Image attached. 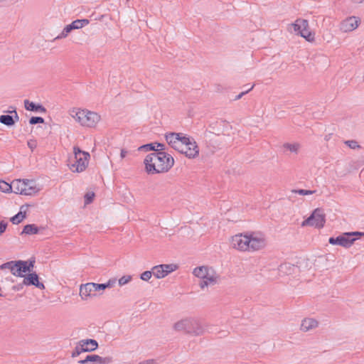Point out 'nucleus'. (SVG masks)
Returning a JSON list of instances; mask_svg holds the SVG:
<instances>
[{"label": "nucleus", "mask_w": 364, "mask_h": 364, "mask_svg": "<svg viewBox=\"0 0 364 364\" xmlns=\"http://www.w3.org/2000/svg\"><path fill=\"white\" fill-rule=\"evenodd\" d=\"M80 343L85 352L93 351L98 347L97 342L94 339H84L80 341Z\"/></svg>", "instance_id": "obj_21"}, {"label": "nucleus", "mask_w": 364, "mask_h": 364, "mask_svg": "<svg viewBox=\"0 0 364 364\" xmlns=\"http://www.w3.org/2000/svg\"><path fill=\"white\" fill-rule=\"evenodd\" d=\"M254 87V85H252L250 87H249L248 90H245V91L242 92L240 94H239L238 95H237L235 97V100H238L240 99H241L243 95H245V94H247V92H249L250 90H252Z\"/></svg>", "instance_id": "obj_41"}, {"label": "nucleus", "mask_w": 364, "mask_h": 364, "mask_svg": "<svg viewBox=\"0 0 364 364\" xmlns=\"http://www.w3.org/2000/svg\"><path fill=\"white\" fill-rule=\"evenodd\" d=\"M154 360H148L143 362L139 363V364H154Z\"/></svg>", "instance_id": "obj_49"}, {"label": "nucleus", "mask_w": 364, "mask_h": 364, "mask_svg": "<svg viewBox=\"0 0 364 364\" xmlns=\"http://www.w3.org/2000/svg\"><path fill=\"white\" fill-rule=\"evenodd\" d=\"M15 262L16 261H10V262H7L6 263H4L3 264H1L0 266V269H8L11 271V274L13 273V272L14 271V267H15Z\"/></svg>", "instance_id": "obj_32"}, {"label": "nucleus", "mask_w": 364, "mask_h": 364, "mask_svg": "<svg viewBox=\"0 0 364 364\" xmlns=\"http://www.w3.org/2000/svg\"><path fill=\"white\" fill-rule=\"evenodd\" d=\"M85 349L82 348V345L80 344V341L77 343L75 349L73 350L72 353V357L75 358L78 355H80L82 353H84Z\"/></svg>", "instance_id": "obj_31"}, {"label": "nucleus", "mask_w": 364, "mask_h": 364, "mask_svg": "<svg viewBox=\"0 0 364 364\" xmlns=\"http://www.w3.org/2000/svg\"><path fill=\"white\" fill-rule=\"evenodd\" d=\"M110 362L109 358H102L98 355H88L84 360L78 361L80 364H86L87 363H97L100 364H107Z\"/></svg>", "instance_id": "obj_17"}, {"label": "nucleus", "mask_w": 364, "mask_h": 364, "mask_svg": "<svg viewBox=\"0 0 364 364\" xmlns=\"http://www.w3.org/2000/svg\"><path fill=\"white\" fill-rule=\"evenodd\" d=\"M23 284L35 286L40 289H44L45 285L39 282L38 275L36 272L30 273L24 277Z\"/></svg>", "instance_id": "obj_16"}, {"label": "nucleus", "mask_w": 364, "mask_h": 364, "mask_svg": "<svg viewBox=\"0 0 364 364\" xmlns=\"http://www.w3.org/2000/svg\"><path fill=\"white\" fill-rule=\"evenodd\" d=\"M326 223V215L321 208L315 209L310 216L304 220L301 226H312L316 228H321Z\"/></svg>", "instance_id": "obj_8"}, {"label": "nucleus", "mask_w": 364, "mask_h": 364, "mask_svg": "<svg viewBox=\"0 0 364 364\" xmlns=\"http://www.w3.org/2000/svg\"><path fill=\"white\" fill-rule=\"evenodd\" d=\"M296 269V266L289 263L282 264L278 268L279 274L287 275L294 273Z\"/></svg>", "instance_id": "obj_24"}, {"label": "nucleus", "mask_w": 364, "mask_h": 364, "mask_svg": "<svg viewBox=\"0 0 364 364\" xmlns=\"http://www.w3.org/2000/svg\"><path fill=\"white\" fill-rule=\"evenodd\" d=\"M24 107L27 110L32 112H40L45 113L46 109L41 105H36L33 102H30L28 100H24Z\"/></svg>", "instance_id": "obj_22"}, {"label": "nucleus", "mask_w": 364, "mask_h": 364, "mask_svg": "<svg viewBox=\"0 0 364 364\" xmlns=\"http://www.w3.org/2000/svg\"><path fill=\"white\" fill-rule=\"evenodd\" d=\"M152 275H154L152 269L151 271H145L141 274L140 279L147 282L151 278Z\"/></svg>", "instance_id": "obj_34"}, {"label": "nucleus", "mask_w": 364, "mask_h": 364, "mask_svg": "<svg viewBox=\"0 0 364 364\" xmlns=\"http://www.w3.org/2000/svg\"><path fill=\"white\" fill-rule=\"evenodd\" d=\"M318 322L316 319L311 318H306L302 321L300 329L303 332H308L315 329L318 327Z\"/></svg>", "instance_id": "obj_18"}, {"label": "nucleus", "mask_w": 364, "mask_h": 364, "mask_svg": "<svg viewBox=\"0 0 364 364\" xmlns=\"http://www.w3.org/2000/svg\"><path fill=\"white\" fill-rule=\"evenodd\" d=\"M23 262L25 263V267L28 269V270H27V272H32L35 264V259H30L28 262L26 261H23Z\"/></svg>", "instance_id": "obj_40"}, {"label": "nucleus", "mask_w": 364, "mask_h": 364, "mask_svg": "<svg viewBox=\"0 0 364 364\" xmlns=\"http://www.w3.org/2000/svg\"><path fill=\"white\" fill-rule=\"evenodd\" d=\"M173 329L193 336H199L205 332V327L197 318L193 317L185 318L177 321L173 325Z\"/></svg>", "instance_id": "obj_2"}, {"label": "nucleus", "mask_w": 364, "mask_h": 364, "mask_svg": "<svg viewBox=\"0 0 364 364\" xmlns=\"http://www.w3.org/2000/svg\"><path fill=\"white\" fill-rule=\"evenodd\" d=\"M44 122V119L41 117H32L29 119L31 124H42Z\"/></svg>", "instance_id": "obj_36"}, {"label": "nucleus", "mask_w": 364, "mask_h": 364, "mask_svg": "<svg viewBox=\"0 0 364 364\" xmlns=\"http://www.w3.org/2000/svg\"><path fill=\"white\" fill-rule=\"evenodd\" d=\"M94 197H95L94 193H92V192L87 193L85 196V203L87 205V204H90V203H92L94 199Z\"/></svg>", "instance_id": "obj_37"}, {"label": "nucleus", "mask_w": 364, "mask_h": 364, "mask_svg": "<svg viewBox=\"0 0 364 364\" xmlns=\"http://www.w3.org/2000/svg\"><path fill=\"white\" fill-rule=\"evenodd\" d=\"M75 161L71 164L70 169L73 172H82L88 165L90 155L88 152L82 151L78 146L73 147Z\"/></svg>", "instance_id": "obj_5"}, {"label": "nucleus", "mask_w": 364, "mask_h": 364, "mask_svg": "<svg viewBox=\"0 0 364 364\" xmlns=\"http://www.w3.org/2000/svg\"><path fill=\"white\" fill-rule=\"evenodd\" d=\"M352 1L355 4H360L364 3V0H352Z\"/></svg>", "instance_id": "obj_50"}, {"label": "nucleus", "mask_w": 364, "mask_h": 364, "mask_svg": "<svg viewBox=\"0 0 364 364\" xmlns=\"http://www.w3.org/2000/svg\"><path fill=\"white\" fill-rule=\"evenodd\" d=\"M349 148L352 149H355L360 148V146L358 144V142L355 140H348L344 142Z\"/></svg>", "instance_id": "obj_35"}, {"label": "nucleus", "mask_w": 364, "mask_h": 364, "mask_svg": "<svg viewBox=\"0 0 364 364\" xmlns=\"http://www.w3.org/2000/svg\"><path fill=\"white\" fill-rule=\"evenodd\" d=\"M209 272H213V269L205 266H201L196 267L193 269V274L196 277L203 279L205 277L208 276Z\"/></svg>", "instance_id": "obj_25"}, {"label": "nucleus", "mask_w": 364, "mask_h": 364, "mask_svg": "<svg viewBox=\"0 0 364 364\" xmlns=\"http://www.w3.org/2000/svg\"><path fill=\"white\" fill-rule=\"evenodd\" d=\"M177 269V265L174 264H160L154 266L152 268V272L157 279H162L167 276L169 273L173 272Z\"/></svg>", "instance_id": "obj_12"}, {"label": "nucleus", "mask_w": 364, "mask_h": 364, "mask_svg": "<svg viewBox=\"0 0 364 364\" xmlns=\"http://www.w3.org/2000/svg\"><path fill=\"white\" fill-rule=\"evenodd\" d=\"M39 228L35 224H29L24 226L21 234L35 235L38 234Z\"/></svg>", "instance_id": "obj_27"}, {"label": "nucleus", "mask_w": 364, "mask_h": 364, "mask_svg": "<svg viewBox=\"0 0 364 364\" xmlns=\"http://www.w3.org/2000/svg\"><path fill=\"white\" fill-rule=\"evenodd\" d=\"M166 140L172 148L180 152L183 151V148H185L183 144L186 141H188V137L181 136V133L171 132L166 134Z\"/></svg>", "instance_id": "obj_9"}, {"label": "nucleus", "mask_w": 364, "mask_h": 364, "mask_svg": "<svg viewBox=\"0 0 364 364\" xmlns=\"http://www.w3.org/2000/svg\"><path fill=\"white\" fill-rule=\"evenodd\" d=\"M23 285V284H19V285H18V287L16 289H17L18 290V289H21Z\"/></svg>", "instance_id": "obj_51"}, {"label": "nucleus", "mask_w": 364, "mask_h": 364, "mask_svg": "<svg viewBox=\"0 0 364 364\" xmlns=\"http://www.w3.org/2000/svg\"><path fill=\"white\" fill-rule=\"evenodd\" d=\"M293 192L296 193L301 196L305 195H310L316 193V191H309V190H304V189H299V190H294Z\"/></svg>", "instance_id": "obj_38"}, {"label": "nucleus", "mask_w": 364, "mask_h": 364, "mask_svg": "<svg viewBox=\"0 0 364 364\" xmlns=\"http://www.w3.org/2000/svg\"><path fill=\"white\" fill-rule=\"evenodd\" d=\"M144 164L149 174L166 173L173 166L174 159L165 151H155L146 156Z\"/></svg>", "instance_id": "obj_1"}, {"label": "nucleus", "mask_w": 364, "mask_h": 364, "mask_svg": "<svg viewBox=\"0 0 364 364\" xmlns=\"http://www.w3.org/2000/svg\"><path fill=\"white\" fill-rule=\"evenodd\" d=\"M156 144L157 149H156L155 151H164L165 145L161 143H155Z\"/></svg>", "instance_id": "obj_45"}, {"label": "nucleus", "mask_w": 364, "mask_h": 364, "mask_svg": "<svg viewBox=\"0 0 364 364\" xmlns=\"http://www.w3.org/2000/svg\"><path fill=\"white\" fill-rule=\"evenodd\" d=\"M360 21L356 16H350L343 21L341 25V29L343 32H350L358 28Z\"/></svg>", "instance_id": "obj_15"}, {"label": "nucleus", "mask_w": 364, "mask_h": 364, "mask_svg": "<svg viewBox=\"0 0 364 364\" xmlns=\"http://www.w3.org/2000/svg\"><path fill=\"white\" fill-rule=\"evenodd\" d=\"M358 235L364 236V232H345L336 237H331L328 240V242L333 245H340L341 247L348 248L356 240V238L353 237L358 236Z\"/></svg>", "instance_id": "obj_6"}, {"label": "nucleus", "mask_w": 364, "mask_h": 364, "mask_svg": "<svg viewBox=\"0 0 364 364\" xmlns=\"http://www.w3.org/2000/svg\"><path fill=\"white\" fill-rule=\"evenodd\" d=\"M115 284V280H109L105 284H96L93 282L82 284L80 287V296L82 299L86 300L88 297L95 296V292L103 291L107 288H110Z\"/></svg>", "instance_id": "obj_4"}, {"label": "nucleus", "mask_w": 364, "mask_h": 364, "mask_svg": "<svg viewBox=\"0 0 364 364\" xmlns=\"http://www.w3.org/2000/svg\"><path fill=\"white\" fill-rule=\"evenodd\" d=\"M183 145L185 148H183V151L180 153L184 154L189 159H194L198 156L199 148L193 139L188 137V141H186Z\"/></svg>", "instance_id": "obj_14"}, {"label": "nucleus", "mask_w": 364, "mask_h": 364, "mask_svg": "<svg viewBox=\"0 0 364 364\" xmlns=\"http://www.w3.org/2000/svg\"><path fill=\"white\" fill-rule=\"evenodd\" d=\"M139 151H154L156 150L155 148V143H151V144H146L144 145H142L139 147L138 149Z\"/></svg>", "instance_id": "obj_33"}, {"label": "nucleus", "mask_w": 364, "mask_h": 364, "mask_svg": "<svg viewBox=\"0 0 364 364\" xmlns=\"http://www.w3.org/2000/svg\"><path fill=\"white\" fill-rule=\"evenodd\" d=\"M28 207V205H22L20 208L19 213H18L16 215H15L14 216H13L11 218V222L13 224H16V225L20 223L26 218V210H27Z\"/></svg>", "instance_id": "obj_23"}, {"label": "nucleus", "mask_w": 364, "mask_h": 364, "mask_svg": "<svg viewBox=\"0 0 364 364\" xmlns=\"http://www.w3.org/2000/svg\"><path fill=\"white\" fill-rule=\"evenodd\" d=\"M68 33L67 32H65V30L63 29V31L55 38V40L62 39L65 37H67Z\"/></svg>", "instance_id": "obj_44"}, {"label": "nucleus", "mask_w": 364, "mask_h": 364, "mask_svg": "<svg viewBox=\"0 0 364 364\" xmlns=\"http://www.w3.org/2000/svg\"><path fill=\"white\" fill-rule=\"evenodd\" d=\"M14 271L12 274L16 277H24L23 273H26L28 269L25 267V263L23 260H18L15 262Z\"/></svg>", "instance_id": "obj_20"}, {"label": "nucleus", "mask_w": 364, "mask_h": 364, "mask_svg": "<svg viewBox=\"0 0 364 364\" xmlns=\"http://www.w3.org/2000/svg\"><path fill=\"white\" fill-rule=\"evenodd\" d=\"M2 296V294H0V296Z\"/></svg>", "instance_id": "obj_53"}, {"label": "nucleus", "mask_w": 364, "mask_h": 364, "mask_svg": "<svg viewBox=\"0 0 364 364\" xmlns=\"http://www.w3.org/2000/svg\"><path fill=\"white\" fill-rule=\"evenodd\" d=\"M0 122L8 127H12L15 124V119L11 115L3 114L0 116Z\"/></svg>", "instance_id": "obj_28"}, {"label": "nucleus", "mask_w": 364, "mask_h": 364, "mask_svg": "<svg viewBox=\"0 0 364 364\" xmlns=\"http://www.w3.org/2000/svg\"><path fill=\"white\" fill-rule=\"evenodd\" d=\"M9 112H12V109H10V111H4V112L9 113Z\"/></svg>", "instance_id": "obj_52"}, {"label": "nucleus", "mask_w": 364, "mask_h": 364, "mask_svg": "<svg viewBox=\"0 0 364 364\" xmlns=\"http://www.w3.org/2000/svg\"><path fill=\"white\" fill-rule=\"evenodd\" d=\"M37 146V143L35 140H30L28 141V146L33 151Z\"/></svg>", "instance_id": "obj_43"}, {"label": "nucleus", "mask_w": 364, "mask_h": 364, "mask_svg": "<svg viewBox=\"0 0 364 364\" xmlns=\"http://www.w3.org/2000/svg\"><path fill=\"white\" fill-rule=\"evenodd\" d=\"M248 237L250 239V242H248V250L256 251L266 246L265 238L261 235L252 233L248 235Z\"/></svg>", "instance_id": "obj_13"}, {"label": "nucleus", "mask_w": 364, "mask_h": 364, "mask_svg": "<svg viewBox=\"0 0 364 364\" xmlns=\"http://www.w3.org/2000/svg\"><path fill=\"white\" fill-rule=\"evenodd\" d=\"M34 183V181L28 179H18L13 181L14 192L21 195L31 196L38 191Z\"/></svg>", "instance_id": "obj_7"}, {"label": "nucleus", "mask_w": 364, "mask_h": 364, "mask_svg": "<svg viewBox=\"0 0 364 364\" xmlns=\"http://www.w3.org/2000/svg\"><path fill=\"white\" fill-rule=\"evenodd\" d=\"M65 30V32H67L68 34L73 31L74 30L72 24H69V25H67L64 28Z\"/></svg>", "instance_id": "obj_47"}, {"label": "nucleus", "mask_w": 364, "mask_h": 364, "mask_svg": "<svg viewBox=\"0 0 364 364\" xmlns=\"http://www.w3.org/2000/svg\"><path fill=\"white\" fill-rule=\"evenodd\" d=\"M14 188L13 183L9 184L4 181H0V191L4 193H9L12 191Z\"/></svg>", "instance_id": "obj_30"}, {"label": "nucleus", "mask_w": 364, "mask_h": 364, "mask_svg": "<svg viewBox=\"0 0 364 364\" xmlns=\"http://www.w3.org/2000/svg\"><path fill=\"white\" fill-rule=\"evenodd\" d=\"M218 277L215 272H209L208 276L203 278L199 283V286L201 289H204L205 287L209 285H214L218 282Z\"/></svg>", "instance_id": "obj_19"}, {"label": "nucleus", "mask_w": 364, "mask_h": 364, "mask_svg": "<svg viewBox=\"0 0 364 364\" xmlns=\"http://www.w3.org/2000/svg\"><path fill=\"white\" fill-rule=\"evenodd\" d=\"M9 112L11 114H14V115H12V116H13L14 119H15V123L19 120V116H18L17 112L16 111L15 108H14L12 109V112Z\"/></svg>", "instance_id": "obj_46"}, {"label": "nucleus", "mask_w": 364, "mask_h": 364, "mask_svg": "<svg viewBox=\"0 0 364 364\" xmlns=\"http://www.w3.org/2000/svg\"><path fill=\"white\" fill-rule=\"evenodd\" d=\"M127 154V151L125 149H122L120 153L121 159H124Z\"/></svg>", "instance_id": "obj_48"}, {"label": "nucleus", "mask_w": 364, "mask_h": 364, "mask_svg": "<svg viewBox=\"0 0 364 364\" xmlns=\"http://www.w3.org/2000/svg\"><path fill=\"white\" fill-rule=\"evenodd\" d=\"M8 223L4 220L0 221V236L6 231Z\"/></svg>", "instance_id": "obj_42"}, {"label": "nucleus", "mask_w": 364, "mask_h": 364, "mask_svg": "<svg viewBox=\"0 0 364 364\" xmlns=\"http://www.w3.org/2000/svg\"><path fill=\"white\" fill-rule=\"evenodd\" d=\"M89 23L87 19H77L71 23L74 29H79Z\"/></svg>", "instance_id": "obj_29"}, {"label": "nucleus", "mask_w": 364, "mask_h": 364, "mask_svg": "<svg viewBox=\"0 0 364 364\" xmlns=\"http://www.w3.org/2000/svg\"><path fill=\"white\" fill-rule=\"evenodd\" d=\"M132 279V277L128 276H123L119 279V286H123L126 284H127L130 280Z\"/></svg>", "instance_id": "obj_39"}, {"label": "nucleus", "mask_w": 364, "mask_h": 364, "mask_svg": "<svg viewBox=\"0 0 364 364\" xmlns=\"http://www.w3.org/2000/svg\"><path fill=\"white\" fill-rule=\"evenodd\" d=\"M301 148V145L299 143H284L282 145V149L284 151H289L291 153H294L295 154H297L299 153V151Z\"/></svg>", "instance_id": "obj_26"}, {"label": "nucleus", "mask_w": 364, "mask_h": 364, "mask_svg": "<svg viewBox=\"0 0 364 364\" xmlns=\"http://www.w3.org/2000/svg\"><path fill=\"white\" fill-rule=\"evenodd\" d=\"M72 117L82 126L93 127L100 120V116L94 112L86 109L73 110Z\"/></svg>", "instance_id": "obj_3"}, {"label": "nucleus", "mask_w": 364, "mask_h": 364, "mask_svg": "<svg viewBox=\"0 0 364 364\" xmlns=\"http://www.w3.org/2000/svg\"><path fill=\"white\" fill-rule=\"evenodd\" d=\"M294 31L301 35L303 38H306L308 41L314 40V36L309 31V23L307 20L297 19L294 23L292 24Z\"/></svg>", "instance_id": "obj_10"}, {"label": "nucleus", "mask_w": 364, "mask_h": 364, "mask_svg": "<svg viewBox=\"0 0 364 364\" xmlns=\"http://www.w3.org/2000/svg\"><path fill=\"white\" fill-rule=\"evenodd\" d=\"M248 242H250L248 235H235L232 237L231 245L238 250L247 251L249 250Z\"/></svg>", "instance_id": "obj_11"}]
</instances>
